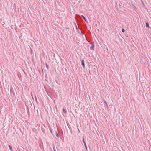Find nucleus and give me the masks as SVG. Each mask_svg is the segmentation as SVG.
<instances>
[{"label":"nucleus","mask_w":151,"mask_h":151,"mask_svg":"<svg viewBox=\"0 0 151 151\" xmlns=\"http://www.w3.org/2000/svg\"><path fill=\"white\" fill-rule=\"evenodd\" d=\"M50 132H51V133H52V132L51 130V129H50Z\"/></svg>","instance_id":"obj_13"},{"label":"nucleus","mask_w":151,"mask_h":151,"mask_svg":"<svg viewBox=\"0 0 151 151\" xmlns=\"http://www.w3.org/2000/svg\"><path fill=\"white\" fill-rule=\"evenodd\" d=\"M122 32L124 33L125 32V30L124 29H122Z\"/></svg>","instance_id":"obj_11"},{"label":"nucleus","mask_w":151,"mask_h":151,"mask_svg":"<svg viewBox=\"0 0 151 151\" xmlns=\"http://www.w3.org/2000/svg\"><path fill=\"white\" fill-rule=\"evenodd\" d=\"M9 148L10 150L11 151H12V146L10 145H9Z\"/></svg>","instance_id":"obj_7"},{"label":"nucleus","mask_w":151,"mask_h":151,"mask_svg":"<svg viewBox=\"0 0 151 151\" xmlns=\"http://www.w3.org/2000/svg\"><path fill=\"white\" fill-rule=\"evenodd\" d=\"M56 136L58 137L59 138V135H58V133L56 132Z\"/></svg>","instance_id":"obj_10"},{"label":"nucleus","mask_w":151,"mask_h":151,"mask_svg":"<svg viewBox=\"0 0 151 151\" xmlns=\"http://www.w3.org/2000/svg\"><path fill=\"white\" fill-rule=\"evenodd\" d=\"M81 17L83 18V19H84V20H85V21L86 22H87V21L86 20V18H85V17H84V16L83 15H81Z\"/></svg>","instance_id":"obj_6"},{"label":"nucleus","mask_w":151,"mask_h":151,"mask_svg":"<svg viewBox=\"0 0 151 151\" xmlns=\"http://www.w3.org/2000/svg\"><path fill=\"white\" fill-rule=\"evenodd\" d=\"M81 65L83 66L84 68H85V64L84 62V60H81Z\"/></svg>","instance_id":"obj_2"},{"label":"nucleus","mask_w":151,"mask_h":151,"mask_svg":"<svg viewBox=\"0 0 151 151\" xmlns=\"http://www.w3.org/2000/svg\"><path fill=\"white\" fill-rule=\"evenodd\" d=\"M146 26L147 27H149V24L148 22H147L146 23Z\"/></svg>","instance_id":"obj_4"},{"label":"nucleus","mask_w":151,"mask_h":151,"mask_svg":"<svg viewBox=\"0 0 151 151\" xmlns=\"http://www.w3.org/2000/svg\"><path fill=\"white\" fill-rule=\"evenodd\" d=\"M45 65L47 69L48 70L49 69V66L48 65L47 63L45 64Z\"/></svg>","instance_id":"obj_8"},{"label":"nucleus","mask_w":151,"mask_h":151,"mask_svg":"<svg viewBox=\"0 0 151 151\" xmlns=\"http://www.w3.org/2000/svg\"><path fill=\"white\" fill-rule=\"evenodd\" d=\"M104 103H105V104H106V106H107V103L106 102V101H105V102H104Z\"/></svg>","instance_id":"obj_12"},{"label":"nucleus","mask_w":151,"mask_h":151,"mask_svg":"<svg viewBox=\"0 0 151 151\" xmlns=\"http://www.w3.org/2000/svg\"><path fill=\"white\" fill-rule=\"evenodd\" d=\"M83 143H84V145L86 149V150H87V147L86 143L84 139H83Z\"/></svg>","instance_id":"obj_3"},{"label":"nucleus","mask_w":151,"mask_h":151,"mask_svg":"<svg viewBox=\"0 0 151 151\" xmlns=\"http://www.w3.org/2000/svg\"><path fill=\"white\" fill-rule=\"evenodd\" d=\"M63 111L65 114H66L67 113V111L65 109H63Z\"/></svg>","instance_id":"obj_5"},{"label":"nucleus","mask_w":151,"mask_h":151,"mask_svg":"<svg viewBox=\"0 0 151 151\" xmlns=\"http://www.w3.org/2000/svg\"><path fill=\"white\" fill-rule=\"evenodd\" d=\"M75 24L76 26V29L77 30H78V27L77 26L76 23H75Z\"/></svg>","instance_id":"obj_9"},{"label":"nucleus","mask_w":151,"mask_h":151,"mask_svg":"<svg viewBox=\"0 0 151 151\" xmlns=\"http://www.w3.org/2000/svg\"><path fill=\"white\" fill-rule=\"evenodd\" d=\"M94 42H92V45L90 47V49L92 50H94Z\"/></svg>","instance_id":"obj_1"}]
</instances>
